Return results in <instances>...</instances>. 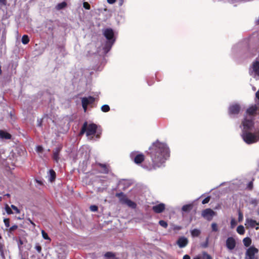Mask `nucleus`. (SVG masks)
I'll list each match as a JSON object with an SVG mask.
<instances>
[{
  "label": "nucleus",
  "instance_id": "1",
  "mask_svg": "<svg viewBox=\"0 0 259 259\" xmlns=\"http://www.w3.org/2000/svg\"><path fill=\"white\" fill-rule=\"evenodd\" d=\"M147 154L151 162L145 164L144 167L152 170L160 167L165 162L170 156V150L166 144L156 140L149 148Z\"/></svg>",
  "mask_w": 259,
  "mask_h": 259
},
{
  "label": "nucleus",
  "instance_id": "2",
  "mask_svg": "<svg viewBox=\"0 0 259 259\" xmlns=\"http://www.w3.org/2000/svg\"><path fill=\"white\" fill-rule=\"evenodd\" d=\"M97 128L98 126L95 123L88 124L87 121H85L81 127L78 135L82 136L85 133L86 136L88 137L94 136L97 133Z\"/></svg>",
  "mask_w": 259,
  "mask_h": 259
},
{
  "label": "nucleus",
  "instance_id": "3",
  "mask_svg": "<svg viewBox=\"0 0 259 259\" xmlns=\"http://www.w3.org/2000/svg\"><path fill=\"white\" fill-rule=\"evenodd\" d=\"M103 34L107 39L103 49L106 53H107L111 49L115 40L114 32L112 29L107 28L105 30Z\"/></svg>",
  "mask_w": 259,
  "mask_h": 259
},
{
  "label": "nucleus",
  "instance_id": "4",
  "mask_svg": "<svg viewBox=\"0 0 259 259\" xmlns=\"http://www.w3.org/2000/svg\"><path fill=\"white\" fill-rule=\"evenodd\" d=\"M115 196L119 198V201L123 204H126L129 207L132 208H135L137 204L135 202L128 199L125 194L123 192L117 193Z\"/></svg>",
  "mask_w": 259,
  "mask_h": 259
},
{
  "label": "nucleus",
  "instance_id": "5",
  "mask_svg": "<svg viewBox=\"0 0 259 259\" xmlns=\"http://www.w3.org/2000/svg\"><path fill=\"white\" fill-rule=\"evenodd\" d=\"M243 140L248 144L256 142L259 137L254 134L244 130L242 135Z\"/></svg>",
  "mask_w": 259,
  "mask_h": 259
},
{
  "label": "nucleus",
  "instance_id": "6",
  "mask_svg": "<svg viewBox=\"0 0 259 259\" xmlns=\"http://www.w3.org/2000/svg\"><path fill=\"white\" fill-rule=\"evenodd\" d=\"M258 249L254 246H250L246 251L245 259H258L255 254L258 253Z\"/></svg>",
  "mask_w": 259,
  "mask_h": 259
},
{
  "label": "nucleus",
  "instance_id": "7",
  "mask_svg": "<svg viewBox=\"0 0 259 259\" xmlns=\"http://www.w3.org/2000/svg\"><path fill=\"white\" fill-rule=\"evenodd\" d=\"M131 159L137 164H141L145 160V155L142 153H138V152H133L131 153Z\"/></svg>",
  "mask_w": 259,
  "mask_h": 259
},
{
  "label": "nucleus",
  "instance_id": "8",
  "mask_svg": "<svg viewBox=\"0 0 259 259\" xmlns=\"http://www.w3.org/2000/svg\"><path fill=\"white\" fill-rule=\"evenodd\" d=\"M216 215V212L211 208H206L203 210L201 212V216L208 221H211L213 217Z\"/></svg>",
  "mask_w": 259,
  "mask_h": 259
},
{
  "label": "nucleus",
  "instance_id": "9",
  "mask_svg": "<svg viewBox=\"0 0 259 259\" xmlns=\"http://www.w3.org/2000/svg\"><path fill=\"white\" fill-rule=\"evenodd\" d=\"M242 124L245 131L249 130L253 126V118L252 117H245L242 121Z\"/></svg>",
  "mask_w": 259,
  "mask_h": 259
},
{
  "label": "nucleus",
  "instance_id": "10",
  "mask_svg": "<svg viewBox=\"0 0 259 259\" xmlns=\"http://www.w3.org/2000/svg\"><path fill=\"white\" fill-rule=\"evenodd\" d=\"M188 238L184 236L180 237L176 242V244L181 248L185 247L188 244Z\"/></svg>",
  "mask_w": 259,
  "mask_h": 259
},
{
  "label": "nucleus",
  "instance_id": "11",
  "mask_svg": "<svg viewBox=\"0 0 259 259\" xmlns=\"http://www.w3.org/2000/svg\"><path fill=\"white\" fill-rule=\"evenodd\" d=\"M236 241L232 237H228L226 241V245L227 248L229 250H233L236 246Z\"/></svg>",
  "mask_w": 259,
  "mask_h": 259
},
{
  "label": "nucleus",
  "instance_id": "12",
  "mask_svg": "<svg viewBox=\"0 0 259 259\" xmlns=\"http://www.w3.org/2000/svg\"><path fill=\"white\" fill-rule=\"evenodd\" d=\"M63 148L62 145H60L54 149L53 152V159L56 162H58L60 157L59 154Z\"/></svg>",
  "mask_w": 259,
  "mask_h": 259
},
{
  "label": "nucleus",
  "instance_id": "13",
  "mask_svg": "<svg viewBox=\"0 0 259 259\" xmlns=\"http://www.w3.org/2000/svg\"><path fill=\"white\" fill-rule=\"evenodd\" d=\"M240 110V106L239 104H235L231 105L229 108V113L230 114H238Z\"/></svg>",
  "mask_w": 259,
  "mask_h": 259
},
{
  "label": "nucleus",
  "instance_id": "14",
  "mask_svg": "<svg viewBox=\"0 0 259 259\" xmlns=\"http://www.w3.org/2000/svg\"><path fill=\"white\" fill-rule=\"evenodd\" d=\"M58 259H65L67 255L65 249L62 247L58 248L56 250Z\"/></svg>",
  "mask_w": 259,
  "mask_h": 259
},
{
  "label": "nucleus",
  "instance_id": "15",
  "mask_svg": "<svg viewBox=\"0 0 259 259\" xmlns=\"http://www.w3.org/2000/svg\"><path fill=\"white\" fill-rule=\"evenodd\" d=\"M165 209V205L164 203H161L152 207L153 211L157 213L163 212Z\"/></svg>",
  "mask_w": 259,
  "mask_h": 259
},
{
  "label": "nucleus",
  "instance_id": "16",
  "mask_svg": "<svg viewBox=\"0 0 259 259\" xmlns=\"http://www.w3.org/2000/svg\"><path fill=\"white\" fill-rule=\"evenodd\" d=\"M97 165L100 166L102 170L101 171V173L108 174L109 172V166L106 164H103L101 163H98Z\"/></svg>",
  "mask_w": 259,
  "mask_h": 259
},
{
  "label": "nucleus",
  "instance_id": "17",
  "mask_svg": "<svg viewBox=\"0 0 259 259\" xmlns=\"http://www.w3.org/2000/svg\"><path fill=\"white\" fill-rule=\"evenodd\" d=\"M256 106H251L247 109L246 113L249 116V117H252L256 114Z\"/></svg>",
  "mask_w": 259,
  "mask_h": 259
},
{
  "label": "nucleus",
  "instance_id": "18",
  "mask_svg": "<svg viewBox=\"0 0 259 259\" xmlns=\"http://www.w3.org/2000/svg\"><path fill=\"white\" fill-rule=\"evenodd\" d=\"M253 71L255 74L259 76V61L253 62L252 66Z\"/></svg>",
  "mask_w": 259,
  "mask_h": 259
},
{
  "label": "nucleus",
  "instance_id": "19",
  "mask_svg": "<svg viewBox=\"0 0 259 259\" xmlns=\"http://www.w3.org/2000/svg\"><path fill=\"white\" fill-rule=\"evenodd\" d=\"M246 223L251 228H254L256 225H259L258 222H257L255 220L249 218L246 219Z\"/></svg>",
  "mask_w": 259,
  "mask_h": 259
},
{
  "label": "nucleus",
  "instance_id": "20",
  "mask_svg": "<svg viewBox=\"0 0 259 259\" xmlns=\"http://www.w3.org/2000/svg\"><path fill=\"white\" fill-rule=\"evenodd\" d=\"M0 137L3 139H11L12 136L11 134L9 133L4 132L3 131L0 130Z\"/></svg>",
  "mask_w": 259,
  "mask_h": 259
},
{
  "label": "nucleus",
  "instance_id": "21",
  "mask_svg": "<svg viewBox=\"0 0 259 259\" xmlns=\"http://www.w3.org/2000/svg\"><path fill=\"white\" fill-rule=\"evenodd\" d=\"M252 241L250 238L245 237L243 239V243L245 246L249 247L251 244Z\"/></svg>",
  "mask_w": 259,
  "mask_h": 259
},
{
  "label": "nucleus",
  "instance_id": "22",
  "mask_svg": "<svg viewBox=\"0 0 259 259\" xmlns=\"http://www.w3.org/2000/svg\"><path fill=\"white\" fill-rule=\"evenodd\" d=\"M193 208L192 204H186L183 206L182 210L185 212H189Z\"/></svg>",
  "mask_w": 259,
  "mask_h": 259
},
{
  "label": "nucleus",
  "instance_id": "23",
  "mask_svg": "<svg viewBox=\"0 0 259 259\" xmlns=\"http://www.w3.org/2000/svg\"><path fill=\"white\" fill-rule=\"evenodd\" d=\"M201 234V231L200 230L197 229H194L191 231V234L193 237H198Z\"/></svg>",
  "mask_w": 259,
  "mask_h": 259
},
{
  "label": "nucleus",
  "instance_id": "24",
  "mask_svg": "<svg viewBox=\"0 0 259 259\" xmlns=\"http://www.w3.org/2000/svg\"><path fill=\"white\" fill-rule=\"evenodd\" d=\"M50 178L49 180L50 182H53L56 179V172L53 169H50L49 170Z\"/></svg>",
  "mask_w": 259,
  "mask_h": 259
},
{
  "label": "nucleus",
  "instance_id": "25",
  "mask_svg": "<svg viewBox=\"0 0 259 259\" xmlns=\"http://www.w3.org/2000/svg\"><path fill=\"white\" fill-rule=\"evenodd\" d=\"M104 256L106 258V259H118L115 256V255L113 252H106Z\"/></svg>",
  "mask_w": 259,
  "mask_h": 259
},
{
  "label": "nucleus",
  "instance_id": "26",
  "mask_svg": "<svg viewBox=\"0 0 259 259\" xmlns=\"http://www.w3.org/2000/svg\"><path fill=\"white\" fill-rule=\"evenodd\" d=\"M237 232L240 235H243L245 233V229L242 225H239L237 228Z\"/></svg>",
  "mask_w": 259,
  "mask_h": 259
},
{
  "label": "nucleus",
  "instance_id": "27",
  "mask_svg": "<svg viewBox=\"0 0 259 259\" xmlns=\"http://www.w3.org/2000/svg\"><path fill=\"white\" fill-rule=\"evenodd\" d=\"M29 38L27 35H24L22 37V42L24 45H26L29 42Z\"/></svg>",
  "mask_w": 259,
  "mask_h": 259
},
{
  "label": "nucleus",
  "instance_id": "28",
  "mask_svg": "<svg viewBox=\"0 0 259 259\" xmlns=\"http://www.w3.org/2000/svg\"><path fill=\"white\" fill-rule=\"evenodd\" d=\"M254 180V179H252V181H251L250 182H249L248 183L247 187L246 188V189H247L248 190H249V191H251L253 189Z\"/></svg>",
  "mask_w": 259,
  "mask_h": 259
},
{
  "label": "nucleus",
  "instance_id": "29",
  "mask_svg": "<svg viewBox=\"0 0 259 259\" xmlns=\"http://www.w3.org/2000/svg\"><path fill=\"white\" fill-rule=\"evenodd\" d=\"M201 259H212V258L206 252L203 251L202 253Z\"/></svg>",
  "mask_w": 259,
  "mask_h": 259
},
{
  "label": "nucleus",
  "instance_id": "30",
  "mask_svg": "<svg viewBox=\"0 0 259 259\" xmlns=\"http://www.w3.org/2000/svg\"><path fill=\"white\" fill-rule=\"evenodd\" d=\"M42 236L44 238V239L49 240V241H51V238L48 236V234L43 230L41 231Z\"/></svg>",
  "mask_w": 259,
  "mask_h": 259
},
{
  "label": "nucleus",
  "instance_id": "31",
  "mask_svg": "<svg viewBox=\"0 0 259 259\" xmlns=\"http://www.w3.org/2000/svg\"><path fill=\"white\" fill-rule=\"evenodd\" d=\"M67 6V4L66 2H63L61 3L58 4L57 6V8L58 10H61Z\"/></svg>",
  "mask_w": 259,
  "mask_h": 259
},
{
  "label": "nucleus",
  "instance_id": "32",
  "mask_svg": "<svg viewBox=\"0 0 259 259\" xmlns=\"http://www.w3.org/2000/svg\"><path fill=\"white\" fill-rule=\"evenodd\" d=\"M101 110L104 112H107L110 111V107L108 105H104L101 107Z\"/></svg>",
  "mask_w": 259,
  "mask_h": 259
},
{
  "label": "nucleus",
  "instance_id": "33",
  "mask_svg": "<svg viewBox=\"0 0 259 259\" xmlns=\"http://www.w3.org/2000/svg\"><path fill=\"white\" fill-rule=\"evenodd\" d=\"M212 231L213 232H218L219 231L218 225L215 223H212L211 225Z\"/></svg>",
  "mask_w": 259,
  "mask_h": 259
},
{
  "label": "nucleus",
  "instance_id": "34",
  "mask_svg": "<svg viewBox=\"0 0 259 259\" xmlns=\"http://www.w3.org/2000/svg\"><path fill=\"white\" fill-rule=\"evenodd\" d=\"M5 210L8 214H11L13 213L11 208L9 206L8 204H6L5 205Z\"/></svg>",
  "mask_w": 259,
  "mask_h": 259
},
{
  "label": "nucleus",
  "instance_id": "35",
  "mask_svg": "<svg viewBox=\"0 0 259 259\" xmlns=\"http://www.w3.org/2000/svg\"><path fill=\"white\" fill-rule=\"evenodd\" d=\"M82 106H88L89 102H88V98L86 97L83 98L81 100Z\"/></svg>",
  "mask_w": 259,
  "mask_h": 259
},
{
  "label": "nucleus",
  "instance_id": "36",
  "mask_svg": "<svg viewBox=\"0 0 259 259\" xmlns=\"http://www.w3.org/2000/svg\"><path fill=\"white\" fill-rule=\"evenodd\" d=\"M159 224L164 228H166L168 226L167 223L163 220H160L159 221Z\"/></svg>",
  "mask_w": 259,
  "mask_h": 259
},
{
  "label": "nucleus",
  "instance_id": "37",
  "mask_svg": "<svg viewBox=\"0 0 259 259\" xmlns=\"http://www.w3.org/2000/svg\"><path fill=\"white\" fill-rule=\"evenodd\" d=\"M18 228V226L17 225H13L12 227H11L9 230L8 232L10 233H12L13 231L16 230Z\"/></svg>",
  "mask_w": 259,
  "mask_h": 259
},
{
  "label": "nucleus",
  "instance_id": "38",
  "mask_svg": "<svg viewBox=\"0 0 259 259\" xmlns=\"http://www.w3.org/2000/svg\"><path fill=\"white\" fill-rule=\"evenodd\" d=\"M90 209L93 212H96L98 210V207L97 205H92L90 206Z\"/></svg>",
  "mask_w": 259,
  "mask_h": 259
},
{
  "label": "nucleus",
  "instance_id": "39",
  "mask_svg": "<svg viewBox=\"0 0 259 259\" xmlns=\"http://www.w3.org/2000/svg\"><path fill=\"white\" fill-rule=\"evenodd\" d=\"M243 219V213L239 210L238 211V222H241Z\"/></svg>",
  "mask_w": 259,
  "mask_h": 259
},
{
  "label": "nucleus",
  "instance_id": "40",
  "mask_svg": "<svg viewBox=\"0 0 259 259\" xmlns=\"http://www.w3.org/2000/svg\"><path fill=\"white\" fill-rule=\"evenodd\" d=\"M4 222L5 226L7 228H9L10 226V219L9 218H5L4 219Z\"/></svg>",
  "mask_w": 259,
  "mask_h": 259
},
{
  "label": "nucleus",
  "instance_id": "41",
  "mask_svg": "<svg viewBox=\"0 0 259 259\" xmlns=\"http://www.w3.org/2000/svg\"><path fill=\"white\" fill-rule=\"evenodd\" d=\"M83 7L85 9L88 10H89L91 9L90 5L88 2H85L83 3Z\"/></svg>",
  "mask_w": 259,
  "mask_h": 259
},
{
  "label": "nucleus",
  "instance_id": "42",
  "mask_svg": "<svg viewBox=\"0 0 259 259\" xmlns=\"http://www.w3.org/2000/svg\"><path fill=\"white\" fill-rule=\"evenodd\" d=\"M258 201L257 199L255 198H252L249 202V203L253 205L254 206H256L257 204Z\"/></svg>",
  "mask_w": 259,
  "mask_h": 259
},
{
  "label": "nucleus",
  "instance_id": "43",
  "mask_svg": "<svg viewBox=\"0 0 259 259\" xmlns=\"http://www.w3.org/2000/svg\"><path fill=\"white\" fill-rule=\"evenodd\" d=\"M35 248L37 250L38 253H40L42 250L41 246L39 244V243H36L35 246Z\"/></svg>",
  "mask_w": 259,
  "mask_h": 259
},
{
  "label": "nucleus",
  "instance_id": "44",
  "mask_svg": "<svg viewBox=\"0 0 259 259\" xmlns=\"http://www.w3.org/2000/svg\"><path fill=\"white\" fill-rule=\"evenodd\" d=\"M208 244V238L207 237L205 242L201 244V246L203 248H206Z\"/></svg>",
  "mask_w": 259,
  "mask_h": 259
},
{
  "label": "nucleus",
  "instance_id": "45",
  "mask_svg": "<svg viewBox=\"0 0 259 259\" xmlns=\"http://www.w3.org/2000/svg\"><path fill=\"white\" fill-rule=\"evenodd\" d=\"M210 196H207L206 197V198H205L202 201V203L204 204H206L207 203L209 202V201H210Z\"/></svg>",
  "mask_w": 259,
  "mask_h": 259
},
{
  "label": "nucleus",
  "instance_id": "46",
  "mask_svg": "<svg viewBox=\"0 0 259 259\" xmlns=\"http://www.w3.org/2000/svg\"><path fill=\"white\" fill-rule=\"evenodd\" d=\"M237 224V222L236 220L232 218L231 220V226L232 228H233Z\"/></svg>",
  "mask_w": 259,
  "mask_h": 259
},
{
  "label": "nucleus",
  "instance_id": "47",
  "mask_svg": "<svg viewBox=\"0 0 259 259\" xmlns=\"http://www.w3.org/2000/svg\"><path fill=\"white\" fill-rule=\"evenodd\" d=\"M43 147L41 146H37L36 148V151L37 152L41 153L43 151Z\"/></svg>",
  "mask_w": 259,
  "mask_h": 259
},
{
  "label": "nucleus",
  "instance_id": "48",
  "mask_svg": "<svg viewBox=\"0 0 259 259\" xmlns=\"http://www.w3.org/2000/svg\"><path fill=\"white\" fill-rule=\"evenodd\" d=\"M88 98L89 104H93L95 102V98L93 97L89 96Z\"/></svg>",
  "mask_w": 259,
  "mask_h": 259
},
{
  "label": "nucleus",
  "instance_id": "49",
  "mask_svg": "<svg viewBox=\"0 0 259 259\" xmlns=\"http://www.w3.org/2000/svg\"><path fill=\"white\" fill-rule=\"evenodd\" d=\"M11 208L14 210H15L16 213H19L20 212V210L19 209L17 208V206H15L14 205H11Z\"/></svg>",
  "mask_w": 259,
  "mask_h": 259
},
{
  "label": "nucleus",
  "instance_id": "50",
  "mask_svg": "<svg viewBox=\"0 0 259 259\" xmlns=\"http://www.w3.org/2000/svg\"><path fill=\"white\" fill-rule=\"evenodd\" d=\"M0 4L6 6L7 5V0H0Z\"/></svg>",
  "mask_w": 259,
  "mask_h": 259
},
{
  "label": "nucleus",
  "instance_id": "51",
  "mask_svg": "<svg viewBox=\"0 0 259 259\" xmlns=\"http://www.w3.org/2000/svg\"><path fill=\"white\" fill-rule=\"evenodd\" d=\"M174 229L175 230H180L182 229V227L180 226H176L174 227Z\"/></svg>",
  "mask_w": 259,
  "mask_h": 259
},
{
  "label": "nucleus",
  "instance_id": "52",
  "mask_svg": "<svg viewBox=\"0 0 259 259\" xmlns=\"http://www.w3.org/2000/svg\"><path fill=\"white\" fill-rule=\"evenodd\" d=\"M183 259H191V257L189 255L185 254L183 256Z\"/></svg>",
  "mask_w": 259,
  "mask_h": 259
},
{
  "label": "nucleus",
  "instance_id": "53",
  "mask_svg": "<svg viewBox=\"0 0 259 259\" xmlns=\"http://www.w3.org/2000/svg\"><path fill=\"white\" fill-rule=\"evenodd\" d=\"M116 2V0H107V2L110 4H113Z\"/></svg>",
  "mask_w": 259,
  "mask_h": 259
},
{
  "label": "nucleus",
  "instance_id": "54",
  "mask_svg": "<svg viewBox=\"0 0 259 259\" xmlns=\"http://www.w3.org/2000/svg\"><path fill=\"white\" fill-rule=\"evenodd\" d=\"M23 244V241L20 239L19 240V242H18V245H22Z\"/></svg>",
  "mask_w": 259,
  "mask_h": 259
},
{
  "label": "nucleus",
  "instance_id": "55",
  "mask_svg": "<svg viewBox=\"0 0 259 259\" xmlns=\"http://www.w3.org/2000/svg\"><path fill=\"white\" fill-rule=\"evenodd\" d=\"M255 96L259 100V90L256 92Z\"/></svg>",
  "mask_w": 259,
  "mask_h": 259
},
{
  "label": "nucleus",
  "instance_id": "56",
  "mask_svg": "<svg viewBox=\"0 0 259 259\" xmlns=\"http://www.w3.org/2000/svg\"><path fill=\"white\" fill-rule=\"evenodd\" d=\"M28 220L29 221V222H30V223L31 224H32L33 226H35V224L34 223V222H33L32 221H31L30 219H29Z\"/></svg>",
  "mask_w": 259,
  "mask_h": 259
},
{
  "label": "nucleus",
  "instance_id": "57",
  "mask_svg": "<svg viewBox=\"0 0 259 259\" xmlns=\"http://www.w3.org/2000/svg\"><path fill=\"white\" fill-rule=\"evenodd\" d=\"M87 107H88L87 106H82V108H83V110H84V112H86V111L87 110Z\"/></svg>",
  "mask_w": 259,
  "mask_h": 259
},
{
  "label": "nucleus",
  "instance_id": "58",
  "mask_svg": "<svg viewBox=\"0 0 259 259\" xmlns=\"http://www.w3.org/2000/svg\"><path fill=\"white\" fill-rule=\"evenodd\" d=\"M193 259H201V258L199 256H197L194 257Z\"/></svg>",
  "mask_w": 259,
  "mask_h": 259
},
{
  "label": "nucleus",
  "instance_id": "59",
  "mask_svg": "<svg viewBox=\"0 0 259 259\" xmlns=\"http://www.w3.org/2000/svg\"><path fill=\"white\" fill-rule=\"evenodd\" d=\"M96 137H97V138H100V135H99V134H97L96 135Z\"/></svg>",
  "mask_w": 259,
  "mask_h": 259
},
{
  "label": "nucleus",
  "instance_id": "60",
  "mask_svg": "<svg viewBox=\"0 0 259 259\" xmlns=\"http://www.w3.org/2000/svg\"><path fill=\"white\" fill-rule=\"evenodd\" d=\"M2 73V71L1 69V66H0V74H1Z\"/></svg>",
  "mask_w": 259,
  "mask_h": 259
},
{
  "label": "nucleus",
  "instance_id": "61",
  "mask_svg": "<svg viewBox=\"0 0 259 259\" xmlns=\"http://www.w3.org/2000/svg\"><path fill=\"white\" fill-rule=\"evenodd\" d=\"M255 229H256V230L258 229V227H257L255 228Z\"/></svg>",
  "mask_w": 259,
  "mask_h": 259
},
{
  "label": "nucleus",
  "instance_id": "62",
  "mask_svg": "<svg viewBox=\"0 0 259 259\" xmlns=\"http://www.w3.org/2000/svg\"><path fill=\"white\" fill-rule=\"evenodd\" d=\"M7 196H10V194H7L6 195Z\"/></svg>",
  "mask_w": 259,
  "mask_h": 259
},
{
  "label": "nucleus",
  "instance_id": "63",
  "mask_svg": "<svg viewBox=\"0 0 259 259\" xmlns=\"http://www.w3.org/2000/svg\"><path fill=\"white\" fill-rule=\"evenodd\" d=\"M257 22H258V23L259 24V19H258Z\"/></svg>",
  "mask_w": 259,
  "mask_h": 259
}]
</instances>
